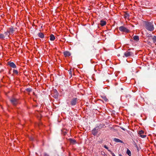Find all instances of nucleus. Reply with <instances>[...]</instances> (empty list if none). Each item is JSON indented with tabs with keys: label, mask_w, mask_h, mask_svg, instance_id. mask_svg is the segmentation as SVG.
<instances>
[{
	"label": "nucleus",
	"mask_w": 156,
	"mask_h": 156,
	"mask_svg": "<svg viewBox=\"0 0 156 156\" xmlns=\"http://www.w3.org/2000/svg\"><path fill=\"white\" fill-rule=\"evenodd\" d=\"M144 27L146 29L150 31H152L154 30V25L152 22L145 21Z\"/></svg>",
	"instance_id": "nucleus-1"
},
{
	"label": "nucleus",
	"mask_w": 156,
	"mask_h": 156,
	"mask_svg": "<svg viewBox=\"0 0 156 156\" xmlns=\"http://www.w3.org/2000/svg\"><path fill=\"white\" fill-rule=\"evenodd\" d=\"M51 93L52 96L54 98H57L58 96V93L55 89H53L51 91Z\"/></svg>",
	"instance_id": "nucleus-2"
},
{
	"label": "nucleus",
	"mask_w": 156,
	"mask_h": 156,
	"mask_svg": "<svg viewBox=\"0 0 156 156\" xmlns=\"http://www.w3.org/2000/svg\"><path fill=\"white\" fill-rule=\"evenodd\" d=\"M119 30L125 33H128L129 31V30L123 26L119 27Z\"/></svg>",
	"instance_id": "nucleus-3"
},
{
	"label": "nucleus",
	"mask_w": 156,
	"mask_h": 156,
	"mask_svg": "<svg viewBox=\"0 0 156 156\" xmlns=\"http://www.w3.org/2000/svg\"><path fill=\"white\" fill-rule=\"evenodd\" d=\"M99 130V129H98V128L96 127L92 130V134L94 136L96 135Z\"/></svg>",
	"instance_id": "nucleus-4"
},
{
	"label": "nucleus",
	"mask_w": 156,
	"mask_h": 156,
	"mask_svg": "<svg viewBox=\"0 0 156 156\" xmlns=\"http://www.w3.org/2000/svg\"><path fill=\"white\" fill-rule=\"evenodd\" d=\"M9 101L14 105H16L17 103V99L16 98H10Z\"/></svg>",
	"instance_id": "nucleus-5"
},
{
	"label": "nucleus",
	"mask_w": 156,
	"mask_h": 156,
	"mask_svg": "<svg viewBox=\"0 0 156 156\" xmlns=\"http://www.w3.org/2000/svg\"><path fill=\"white\" fill-rule=\"evenodd\" d=\"M77 98H73L70 101V103L72 105H74L76 104Z\"/></svg>",
	"instance_id": "nucleus-6"
},
{
	"label": "nucleus",
	"mask_w": 156,
	"mask_h": 156,
	"mask_svg": "<svg viewBox=\"0 0 156 156\" xmlns=\"http://www.w3.org/2000/svg\"><path fill=\"white\" fill-rule=\"evenodd\" d=\"M68 140L72 144H74L76 143V140L74 139L69 138L68 139Z\"/></svg>",
	"instance_id": "nucleus-7"
},
{
	"label": "nucleus",
	"mask_w": 156,
	"mask_h": 156,
	"mask_svg": "<svg viewBox=\"0 0 156 156\" xmlns=\"http://www.w3.org/2000/svg\"><path fill=\"white\" fill-rule=\"evenodd\" d=\"M144 133V131L143 130L140 131L139 133L138 134L140 135V136L142 138H145L146 136V135H143V134Z\"/></svg>",
	"instance_id": "nucleus-8"
},
{
	"label": "nucleus",
	"mask_w": 156,
	"mask_h": 156,
	"mask_svg": "<svg viewBox=\"0 0 156 156\" xmlns=\"http://www.w3.org/2000/svg\"><path fill=\"white\" fill-rule=\"evenodd\" d=\"M132 54V52H131L127 51L124 53V55L126 57H127L131 56Z\"/></svg>",
	"instance_id": "nucleus-9"
},
{
	"label": "nucleus",
	"mask_w": 156,
	"mask_h": 156,
	"mask_svg": "<svg viewBox=\"0 0 156 156\" xmlns=\"http://www.w3.org/2000/svg\"><path fill=\"white\" fill-rule=\"evenodd\" d=\"M8 64L12 68H15L16 67V65L13 62H9Z\"/></svg>",
	"instance_id": "nucleus-10"
},
{
	"label": "nucleus",
	"mask_w": 156,
	"mask_h": 156,
	"mask_svg": "<svg viewBox=\"0 0 156 156\" xmlns=\"http://www.w3.org/2000/svg\"><path fill=\"white\" fill-rule=\"evenodd\" d=\"M14 30L12 27H11L9 28V30H8L10 34H12L13 33Z\"/></svg>",
	"instance_id": "nucleus-11"
},
{
	"label": "nucleus",
	"mask_w": 156,
	"mask_h": 156,
	"mask_svg": "<svg viewBox=\"0 0 156 156\" xmlns=\"http://www.w3.org/2000/svg\"><path fill=\"white\" fill-rule=\"evenodd\" d=\"M106 22L105 21L101 20L100 21V24L101 26H104L106 24Z\"/></svg>",
	"instance_id": "nucleus-12"
},
{
	"label": "nucleus",
	"mask_w": 156,
	"mask_h": 156,
	"mask_svg": "<svg viewBox=\"0 0 156 156\" xmlns=\"http://www.w3.org/2000/svg\"><path fill=\"white\" fill-rule=\"evenodd\" d=\"M64 55H65V57L69 56L71 55V54L68 51H66L64 52L63 53Z\"/></svg>",
	"instance_id": "nucleus-13"
},
{
	"label": "nucleus",
	"mask_w": 156,
	"mask_h": 156,
	"mask_svg": "<svg viewBox=\"0 0 156 156\" xmlns=\"http://www.w3.org/2000/svg\"><path fill=\"white\" fill-rule=\"evenodd\" d=\"M38 35L39 37L41 38H43L44 37V34L41 32L39 33L38 34Z\"/></svg>",
	"instance_id": "nucleus-14"
},
{
	"label": "nucleus",
	"mask_w": 156,
	"mask_h": 156,
	"mask_svg": "<svg viewBox=\"0 0 156 156\" xmlns=\"http://www.w3.org/2000/svg\"><path fill=\"white\" fill-rule=\"evenodd\" d=\"M114 140L116 142H120L121 143H122L123 142L121 140H119V139L115 138L114 139Z\"/></svg>",
	"instance_id": "nucleus-15"
},
{
	"label": "nucleus",
	"mask_w": 156,
	"mask_h": 156,
	"mask_svg": "<svg viewBox=\"0 0 156 156\" xmlns=\"http://www.w3.org/2000/svg\"><path fill=\"white\" fill-rule=\"evenodd\" d=\"M133 39L134 40L138 41L139 40V37L137 35H135L133 37Z\"/></svg>",
	"instance_id": "nucleus-16"
},
{
	"label": "nucleus",
	"mask_w": 156,
	"mask_h": 156,
	"mask_svg": "<svg viewBox=\"0 0 156 156\" xmlns=\"http://www.w3.org/2000/svg\"><path fill=\"white\" fill-rule=\"evenodd\" d=\"M55 37L52 34H51L50 36V40L51 41H53L55 40Z\"/></svg>",
	"instance_id": "nucleus-17"
},
{
	"label": "nucleus",
	"mask_w": 156,
	"mask_h": 156,
	"mask_svg": "<svg viewBox=\"0 0 156 156\" xmlns=\"http://www.w3.org/2000/svg\"><path fill=\"white\" fill-rule=\"evenodd\" d=\"M25 90L28 93H29L32 91V89L30 88H27L25 89Z\"/></svg>",
	"instance_id": "nucleus-18"
},
{
	"label": "nucleus",
	"mask_w": 156,
	"mask_h": 156,
	"mask_svg": "<svg viewBox=\"0 0 156 156\" xmlns=\"http://www.w3.org/2000/svg\"><path fill=\"white\" fill-rule=\"evenodd\" d=\"M103 100H101L100 99H99L98 100H99L102 101L103 102H104V101H105V102H108V100L107 98H103Z\"/></svg>",
	"instance_id": "nucleus-19"
},
{
	"label": "nucleus",
	"mask_w": 156,
	"mask_h": 156,
	"mask_svg": "<svg viewBox=\"0 0 156 156\" xmlns=\"http://www.w3.org/2000/svg\"><path fill=\"white\" fill-rule=\"evenodd\" d=\"M105 126V125L104 124H101L100 125L98 126L97 127L98 128V129L100 130V129H101L102 128H103Z\"/></svg>",
	"instance_id": "nucleus-20"
},
{
	"label": "nucleus",
	"mask_w": 156,
	"mask_h": 156,
	"mask_svg": "<svg viewBox=\"0 0 156 156\" xmlns=\"http://www.w3.org/2000/svg\"><path fill=\"white\" fill-rule=\"evenodd\" d=\"M126 153L129 156L131 155V152L128 149H127V150Z\"/></svg>",
	"instance_id": "nucleus-21"
},
{
	"label": "nucleus",
	"mask_w": 156,
	"mask_h": 156,
	"mask_svg": "<svg viewBox=\"0 0 156 156\" xmlns=\"http://www.w3.org/2000/svg\"><path fill=\"white\" fill-rule=\"evenodd\" d=\"M152 40H153V42L154 43L156 42V36H153L152 38Z\"/></svg>",
	"instance_id": "nucleus-22"
},
{
	"label": "nucleus",
	"mask_w": 156,
	"mask_h": 156,
	"mask_svg": "<svg viewBox=\"0 0 156 156\" xmlns=\"http://www.w3.org/2000/svg\"><path fill=\"white\" fill-rule=\"evenodd\" d=\"M9 33V32H8V31L6 32H5L3 34L4 35V36L5 38V37H7V36H9V35H8Z\"/></svg>",
	"instance_id": "nucleus-23"
},
{
	"label": "nucleus",
	"mask_w": 156,
	"mask_h": 156,
	"mask_svg": "<svg viewBox=\"0 0 156 156\" xmlns=\"http://www.w3.org/2000/svg\"><path fill=\"white\" fill-rule=\"evenodd\" d=\"M68 72H69V73L70 75V77H71L72 76V71L71 69H70Z\"/></svg>",
	"instance_id": "nucleus-24"
},
{
	"label": "nucleus",
	"mask_w": 156,
	"mask_h": 156,
	"mask_svg": "<svg viewBox=\"0 0 156 156\" xmlns=\"http://www.w3.org/2000/svg\"><path fill=\"white\" fill-rule=\"evenodd\" d=\"M3 34H0V38L2 39L5 38Z\"/></svg>",
	"instance_id": "nucleus-25"
},
{
	"label": "nucleus",
	"mask_w": 156,
	"mask_h": 156,
	"mask_svg": "<svg viewBox=\"0 0 156 156\" xmlns=\"http://www.w3.org/2000/svg\"><path fill=\"white\" fill-rule=\"evenodd\" d=\"M13 72L14 73H16L17 74L18 73V72L17 70L14 69L13 70Z\"/></svg>",
	"instance_id": "nucleus-26"
},
{
	"label": "nucleus",
	"mask_w": 156,
	"mask_h": 156,
	"mask_svg": "<svg viewBox=\"0 0 156 156\" xmlns=\"http://www.w3.org/2000/svg\"><path fill=\"white\" fill-rule=\"evenodd\" d=\"M108 151L111 153V154H112L113 156H115V155L114 153L112 152V151L110 150H108Z\"/></svg>",
	"instance_id": "nucleus-27"
},
{
	"label": "nucleus",
	"mask_w": 156,
	"mask_h": 156,
	"mask_svg": "<svg viewBox=\"0 0 156 156\" xmlns=\"http://www.w3.org/2000/svg\"><path fill=\"white\" fill-rule=\"evenodd\" d=\"M124 17L126 18H128L129 17V15L128 14V13H126L125 15V16Z\"/></svg>",
	"instance_id": "nucleus-28"
},
{
	"label": "nucleus",
	"mask_w": 156,
	"mask_h": 156,
	"mask_svg": "<svg viewBox=\"0 0 156 156\" xmlns=\"http://www.w3.org/2000/svg\"><path fill=\"white\" fill-rule=\"evenodd\" d=\"M104 147L106 149H107L108 150H109V149H108V147L107 146H106V145H104Z\"/></svg>",
	"instance_id": "nucleus-29"
},
{
	"label": "nucleus",
	"mask_w": 156,
	"mask_h": 156,
	"mask_svg": "<svg viewBox=\"0 0 156 156\" xmlns=\"http://www.w3.org/2000/svg\"><path fill=\"white\" fill-rule=\"evenodd\" d=\"M134 145L135 147L137 148V149L138 150V147L135 142H134Z\"/></svg>",
	"instance_id": "nucleus-30"
},
{
	"label": "nucleus",
	"mask_w": 156,
	"mask_h": 156,
	"mask_svg": "<svg viewBox=\"0 0 156 156\" xmlns=\"http://www.w3.org/2000/svg\"><path fill=\"white\" fill-rule=\"evenodd\" d=\"M101 154H102V155H103L104 156L105 155V153H104V152H101Z\"/></svg>",
	"instance_id": "nucleus-31"
},
{
	"label": "nucleus",
	"mask_w": 156,
	"mask_h": 156,
	"mask_svg": "<svg viewBox=\"0 0 156 156\" xmlns=\"http://www.w3.org/2000/svg\"><path fill=\"white\" fill-rule=\"evenodd\" d=\"M30 140L33 141V140H34V138L33 137H30Z\"/></svg>",
	"instance_id": "nucleus-32"
},
{
	"label": "nucleus",
	"mask_w": 156,
	"mask_h": 156,
	"mask_svg": "<svg viewBox=\"0 0 156 156\" xmlns=\"http://www.w3.org/2000/svg\"><path fill=\"white\" fill-rule=\"evenodd\" d=\"M44 156H49V155L47 153H44Z\"/></svg>",
	"instance_id": "nucleus-33"
},
{
	"label": "nucleus",
	"mask_w": 156,
	"mask_h": 156,
	"mask_svg": "<svg viewBox=\"0 0 156 156\" xmlns=\"http://www.w3.org/2000/svg\"><path fill=\"white\" fill-rule=\"evenodd\" d=\"M120 128L122 129V130H124V131H125V129L124 128H123L122 127H120Z\"/></svg>",
	"instance_id": "nucleus-34"
},
{
	"label": "nucleus",
	"mask_w": 156,
	"mask_h": 156,
	"mask_svg": "<svg viewBox=\"0 0 156 156\" xmlns=\"http://www.w3.org/2000/svg\"><path fill=\"white\" fill-rule=\"evenodd\" d=\"M148 37H151V34H149V35H148Z\"/></svg>",
	"instance_id": "nucleus-35"
},
{
	"label": "nucleus",
	"mask_w": 156,
	"mask_h": 156,
	"mask_svg": "<svg viewBox=\"0 0 156 156\" xmlns=\"http://www.w3.org/2000/svg\"><path fill=\"white\" fill-rule=\"evenodd\" d=\"M119 156H122V155L121 154H119Z\"/></svg>",
	"instance_id": "nucleus-36"
},
{
	"label": "nucleus",
	"mask_w": 156,
	"mask_h": 156,
	"mask_svg": "<svg viewBox=\"0 0 156 156\" xmlns=\"http://www.w3.org/2000/svg\"><path fill=\"white\" fill-rule=\"evenodd\" d=\"M123 90V88H121V90Z\"/></svg>",
	"instance_id": "nucleus-37"
},
{
	"label": "nucleus",
	"mask_w": 156,
	"mask_h": 156,
	"mask_svg": "<svg viewBox=\"0 0 156 156\" xmlns=\"http://www.w3.org/2000/svg\"><path fill=\"white\" fill-rule=\"evenodd\" d=\"M94 102H96V100H94Z\"/></svg>",
	"instance_id": "nucleus-38"
},
{
	"label": "nucleus",
	"mask_w": 156,
	"mask_h": 156,
	"mask_svg": "<svg viewBox=\"0 0 156 156\" xmlns=\"http://www.w3.org/2000/svg\"><path fill=\"white\" fill-rule=\"evenodd\" d=\"M143 96H141V97H143Z\"/></svg>",
	"instance_id": "nucleus-39"
},
{
	"label": "nucleus",
	"mask_w": 156,
	"mask_h": 156,
	"mask_svg": "<svg viewBox=\"0 0 156 156\" xmlns=\"http://www.w3.org/2000/svg\"><path fill=\"white\" fill-rule=\"evenodd\" d=\"M123 57H124V56H123Z\"/></svg>",
	"instance_id": "nucleus-40"
},
{
	"label": "nucleus",
	"mask_w": 156,
	"mask_h": 156,
	"mask_svg": "<svg viewBox=\"0 0 156 156\" xmlns=\"http://www.w3.org/2000/svg\"><path fill=\"white\" fill-rule=\"evenodd\" d=\"M155 106H156V107L155 108H156V105Z\"/></svg>",
	"instance_id": "nucleus-41"
}]
</instances>
